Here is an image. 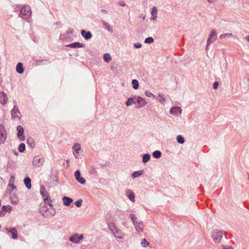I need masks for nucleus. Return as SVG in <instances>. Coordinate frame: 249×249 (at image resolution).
<instances>
[{"instance_id":"obj_63","label":"nucleus","mask_w":249,"mask_h":249,"mask_svg":"<svg viewBox=\"0 0 249 249\" xmlns=\"http://www.w3.org/2000/svg\"><path fill=\"white\" fill-rule=\"evenodd\" d=\"M248 81H249V78L248 79Z\"/></svg>"},{"instance_id":"obj_31","label":"nucleus","mask_w":249,"mask_h":249,"mask_svg":"<svg viewBox=\"0 0 249 249\" xmlns=\"http://www.w3.org/2000/svg\"><path fill=\"white\" fill-rule=\"evenodd\" d=\"M150 154L146 153L142 155V161L143 163H145L147 162L150 159Z\"/></svg>"},{"instance_id":"obj_25","label":"nucleus","mask_w":249,"mask_h":249,"mask_svg":"<svg viewBox=\"0 0 249 249\" xmlns=\"http://www.w3.org/2000/svg\"><path fill=\"white\" fill-rule=\"evenodd\" d=\"M16 71L19 74H22L24 72V69L22 63L19 62L17 64L16 66Z\"/></svg>"},{"instance_id":"obj_32","label":"nucleus","mask_w":249,"mask_h":249,"mask_svg":"<svg viewBox=\"0 0 249 249\" xmlns=\"http://www.w3.org/2000/svg\"><path fill=\"white\" fill-rule=\"evenodd\" d=\"M78 239V234H75L71 236L69 239L70 241L75 243H79Z\"/></svg>"},{"instance_id":"obj_16","label":"nucleus","mask_w":249,"mask_h":249,"mask_svg":"<svg viewBox=\"0 0 249 249\" xmlns=\"http://www.w3.org/2000/svg\"><path fill=\"white\" fill-rule=\"evenodd\" d=\"M66 46L72 48H84L85 46V45L83 43H80L79 42H75L73 43L69 44L67 45Z\"/></svg>"},{"instance_id":"obj_51","label":"nucleus","mask_w":249,"mask_h":249,"mask_svg":"<svg viewBox=\"0 0 249 249\" xmlns=\"http://www.w3.org/2000/svg\"><path fill=\"white\" fill-rule=\"evenodd\" d=\"M73 33V30L71 28H69L67 31L68 34H72Z\"/></svg>"},{"instance_id":"obj_34","label":"nucleus","mask_w":249,"mask_h":249,"mask_svg":"<svg viewBox=\"0 0 249 249\" xmlns=\"http://www.w3.org/2000/svg\"><path fill=\"white\" fill-rule=\"evenodd\" d=\"M108 228L110 229V230L113 233L114 232V231H115L117 229L115 224L113 223H108Z\"/></svg>"},{"instance_id":"obj_33","label":"nucleus","mask_w":249,"mask_h":249,"mask_svg":"<svg viewBox=\"0 0 249 249\" xmlns=\"http://www.w3.org/2000/svg\"><path fill=\"white\" fill-rule=\"evenodd\" d=\"M132 85L133 88L135 89H137L139 88V82L137 79H133L132 81Z\"/></svg>"},{"instance_id":"obj_7","label":"nucleus","mask_w":249,"mask_h":249,"mask_svg":"<svg viewBox=\"0 0 249 249\" xmlns=\"http://www.w3.org/2000/svg\"><path fill=\"white\" fill-rule=\"evenodd\" d=\"M44 162V159L41 155L36 156L33 160V164L36 167L42 166Z\"/></svg>"},{"instance_id":"obj_57","label":"nucleus","mask_w":249,"mask_h":249,"mask_svg":"<svg viewBox=\"0 0 249 249\" xmlns=\"http://www.w3.org/2000/svg\"><path fill=\"white\" fill-rule=\"evenodd\" d=\"M101 12L105 14H107V11L105 9H101Z\"/></svg>"},{"instance_id":"obj_12","label":"nucleus","mask_w":249,"mask_h":249,"mask_svg":"<svg viewBox=\"0 0 249 249\" xmlns=\"http://www.w3.org/2000/svg\"><path fill=\"white\" fill-rule=\"evenodd\" d=\"M75 179L80 184H84L86 183L85 179L81 176V173L79 170H76L74 173Z\"/></svg>"},{"instance_id":"obj_17","label":"nucleus","mask_w":249,"mask_h":249,"mask_svg":"<svg viewBox=\"0 0 249 249\" xmlns=\"http://www.w3.org/2000/svg\"><path fill=\"white\" fill-rule=\"evenodd\" d=\"M137 96L134 95L133 97H131L127 98V100L125 102V105L127 107H129L132 104L136 103Z\"/></svg>"},{"instance_id":"obj_37","label":"nucleus","mask_w":249,"mask_h":249,"mask_svg":"<svg viewBox=\"0 0 249 249\" xmlns=\"http://www.w3.org/2000/svg\"><path fill=\"white\" fill-rule=\"evenodd\" d=\"M103 58L104 61L106 62H109L111 59L110 54L108 53L104 54Z\"/></svg>"},{"instance_id":"obj_48","label":"nucleus","mask_w":249,"mask_h":249,"mask_svg":"<svg viewBox=\"0 0 249 249\" xmlns=\"http://www.w3.org/2000/svg\"><path fill=\"white\" fill-rule=\"evenodd\" d=\"M142 46V44L140 43H135L134 44V47L137 49L141 48Z\"/></svg>"},{"instance_id":"obj_40","label":"nucleus","mask_w":249,"mask_h":249,"mask_svg":"<svg viewBox=\"0 0 249 249\" xmlns=\"http://www.w3.org/2000/svg\"><path fill=\"white\" fill-rule=\"evenodd\" d=\"M154 42V39L152 37H148L145 39L144 43L147 44H150Z\"/></svg>"},{"instance_id":"obj_35","label":"nucleus","mask_w":249,"mask_h":249,"mask_svg":"<svg viewBox=\"0 0 249 249\" xmlns=\"http://www.w3.org/2000/svg\"><path fill=\"white\" fill-rule=\"evenodd\" d=\"M177 141L179 144H183L185 142L184 138L180 135L177 137Z\"/></svg>"},{"instance_id":"obj_41","label":"nucleus","mask_w":249,"mask_h":249,"mask_svg":"<svg viewBox=\"0 0 249 249\" xmlns=\"http://www.w3.org/2000/svg\"><path fill=\"white\" fill-rule=\"evenodd\" d=\"M48 61L47 59H40V60H36V63L37 65H43L44 64V62H46Z\"/></svg>"},{"instance_id":"obj_19","label":"nucleus","mask_w":249,"mask_h":249,"mask_svg":"<svg viewBox=\"0 0 249 249\" xmlns=\"http://www.w3.org/2000/svg\"><path fill=\"white\" fill-rule=\"evenodd\" d=\"M7 100L6 94L3 92H0V103L4 105L7 103Z\"/></svg>"},{"instance_id":"obj_23","label":"nucleus","mask_w":249,"mask_h":249,"mask_svg":"<svg viewBox=\"0 0 249 249\" xmlns=\"http://www.w3.org/2000/svg\"><path fill=\"white\" fill-rule=\"evenodd\" d=\"M182 112L181 108L179 107H172L170 110V114H177V112L181 114Z\"/></svg>"},{"instance_id":"obj_3","label":"nucleus","mask_w":249,"mask_h":249,"mask_svg":"<svg viewBox=\"0 0 249 249\" xmlns=\"http://www.w3.org/2000/svg\"><path fill=\"white\" fill-rule=\"evenodd\" d=\"M39 212L45 217H52L55 214V211L53 208L49 211L48 208L45 206L42 207Z\"/></svg>"},{"instance_id":"obj_44","label":"nucleus","mask_w":249,"mask_h":249,"mask_svg":"<svg viewBox=\"0 0 249 249\" xmlns=\"http://www.w3.org/2000/svg\"><path fill=\"white\" fill-rule=\"evenodd\" d=\"M82 199H79L75 202V205L77 207H80L82 206Z\"/></svg>"},{"instance_id":"obj_30","label":"nucleus","mask_w":249,"mask_h":249,"mask_svg":"<svg viewBox=\"0 0 249 249\" xmlns=\"http://www.w3.org/2000/svg\"><path fill=\"white\" fill-rule=\"evenodd\" d=\"M162 153L159 150H156L152 153V156L155 159H160L161 157Z\"/></svg>"},{"instance_id":"obj_39","label":"nucleus","mask_w":249,"mask_h":249,"mask_svg":"<svg viewBox=\"0 0 249 249\" xmlns=\"http://www.w3.org/2000/svg\"><path fill=\"white\" fill-rule=\"evenodd\" d=\"M233 37V35L231 33H226L222 34L219 37L220 39H223L225 37Z\"/></svg>"},{"instance_id":"obj_58","label":"nucleus","mask_w":249,"mask_h":249,"mask_svg":"<svg viewBox=\"0 0 249 249\" xmlns=\"http://www.w3.org/2000/svg\"><path fill=\"white\" fill-rule=\"evenodd\" d=\"M10 186L12 187L13 190L16 189V186L14 184H12Z\"/></svg>"},{"instance_id":"obj_6","label":"nucleus","mask_w":249,"mask_h":249,"mask_svg":"<svg viewBox=\"0 0 249 249\" xmlns=\"http://www.w3.org/2000/svg\"><path fill=\"white\" fill-rule=\"evenodd\" d=\"M7 137V133L4 126L0 124V144H3Z\"/></svg>"},{"instance_id":"obj_18","label":"nucleus","mask_w":249,"mask_h":249,"mask_svg":"<svg viewBox=\"0 0 249 249\" xmlns=\"http://www.w3.org/2000/svg\"><path fill=\"white\" fill-rule=\"evenodd\" d=\"M126 194L128 199L132 202H135V194L134 192L129 189L126 190Z\"/></svg>"},{"instance_id":"obj_36","label":"nucleus","mask_w":249,"mask_h":249,"mask_svg":"<svg viewBox=\"0 0 249 249\" xmlns=\"http://www.w3.org/2000/svg\"><path fill=\"white\" fill-rule=\"evenodd\" d=\"M10 198L12 203H17L18 201V198L15 194H12L10 196Z\"/></svg>"},{"instance_id":"obj_27","label":"nucleus","mask_w":249,"mask_h":249,"mask_svg":"<svg viewBox=\"0 0 249 249\" xmlns=\"http://www.w3.org/2000/svg\"><path fill=\"white\" fill-rule=\"evenodd\" d=\"M143 174V170H142L135 171L131 174V177L135 178L142 176Z\"/></svg>"},{"instance_id":"obj_43","label":"nucleus","mask_w":249,"mask_h":249,"mask_svg":"<svg viewBox=\"0 0 249 249\" xmlns=\"http://www.w3.org/2000/svg\"><path fill=\"white\" fill-rule=\"evenodd\" d=\"M89 173L91 175H96L97 172L94 167H92L89 171Z\"/></svg>"},{"instance_id":"obj_9","label":"nucleus","mask_w":249,"mask_h":249,"mask_svg":"<svg viewBox=\"0 0 249 249\" xmlns=\"http://www.w3.org/2000/svg\"><path fill=\"white\" fill-rule=\"evenodd\" d=\"M17 130L18 131V138L20 141H24L25 140V137L24 136V129L21 125H18L17 127Z\"/></svg>"},{"instance_id":"obj_50","label":"nucleus","mask_w":249,"mask_h":249,"mask_svg":"<svg viewBox=\"0 0 249 249\" xmlns=\"http://www.w3.org/2000/svg\"><path fill=\"white\" fill-rule=\"evenodd\" d=\"M118 4L121 6H125V3L124 1L123 0L119 1L118 2Z\"/></svg>"},{"instance_id":"obj_47","label":"nucleus","mask_w":249,"mask_h":249,"mask_svg":"<svg viewBox=\"0 0 249 249\" xmlns=\"http://www.w3.org/2000/svg\"><path fill=\"white\" fill-rule=\"evenodd\" d=\"M159 97L160 98V102H163L165 101L166 99H165V98L164 97V96L163 94H159Z\"/></svg>"},{"instance_id":"obj_26","label":"nucleus","mask_w":249,"mask_h":249,"mask_svg":"<svg viewBox=\"0 0 249 249\" xmlns=\"http://www.w3.org/2000/svg\"><path fill=\"white\" fill-rule=\"evenodd\" d=\"M102 24L105 29H106L109 32L112 33L113 32V29L110 26L109 23L105 21L102 20Z\"/></svg>"},{"instance_id":"obj_54","label":"nucleus","mask_w":249,"mask_h":249,"mask_svg":"<svg viewBox=\"0 0 249 249\" xmlns=\"http://www.w3.org/2000/svg\"><path fill=\"white\" fill-rule=\"evenodd\" d=\"M65 38V36L64 35H60V39H64Z\"/></svg>"},{"instance_id":"obj_14","label":"nucleus","mask_w":249,"mask_h":249,"mask_svg":"<svg viewBox=\"0 0 249 249\" xmlns=\"http://www.w3.org/2000/svg\"><path fill=\"white\" fill-rule=\"evenodd\" d=\"M12 207L11 205H4L2 207L1 210L0 211V216L3 217L6 212H10L12 211Z\"/></svg>"},{"instance_id":"obj_60","label":"nucleus","mask_w":249,"mask_h":249,"mask_svg":"<svg viewBox=\"0 0 249 249\" xmlns=\"http://www.w3.org/2000/svg\"><path fill=\"white\" fill-rule=\"evenodd\" d=\"M56 25H59L61 24V23L60 22H56L54 23Z\"/></svg>"},{"instance_id":"obj_45","label":"nucleus","mask_w":249,"mask_h":249,"mask_svg":"<svg viewBox=\"0 0 249 249\" xmlns=\"http://www.w3.org/2000/svg\"><path fill=\"white\" fill-rule=\"evenodd\" d=\"M129 217L131 218V221L133 222V223L137 219V217L135 216V215L133 213H130L129 214Z\"/></svg>"},{"instance_id":"obj_20","label":"nucleus","mask_w":249,"mask_h":249,"mask_svg":"<svg viewBox=\"0 0 249 249\" xmlns=\"http://www.w3.org/2000/svg\"><path fill=\"white\" fill-rule=\"evenodd\" d=\"M158 9L156 6H154L153 7L151 10V17L150 19L153 20H157V18Z\"/></svg>"},{"instance_id":"obj_46","label":"nucleus","mask_w":249,"mask_h":249,"mask_svg":"<svg viewBox=\"0 0 249 249\" xmlns=\"http://www.w3.org/2000/svg\"><path fill=\"white\" fill-rule=\"evenodd\" d=\"M145 94L146 96L148 97H154V95L153 93H152L151 92H150L149 90H146L145 92Z\"/></svg>"},{"instance_id":"obj_29","label":"nucleus","mask_w":249,"mask_h":249,"mask_svg":"<svg viewBox=\"0 0 249 249\" xmlns=\"http://www.w3.org/2000/svg\"><path fill=\"white\" fill-rule=\"evenodd\" d=\"M113 234H114V236L117 238H118V239H122L123 238L122 232L121 230H120L119 229H117L115 230V231H114V232L113 233Z\"/></svg>"},{"instance_id":"obj_22","label":"nucleus","mask_w":249,"mask_h":249,"mask_svg":"<svg viewBox=\"0 0 249 249\" xmlns=\"http://www.w3.org/2000/svg\"><path fill=\"white\" fill-rule=\"evenodd\" d=\"M27 146L31 149L34 148L36 146L34 140L32 137H29L27 139Z\"/></svg>"},{"instance_id":"obj_8","label":"nucleus","mask_w":249,"mask_h":249,"mask_svg":"<svg viewBox=\"0 0 249 249\" xmlns=\"http://www.w3.org/2000/svg\"><path fill=\"white\" fill-rule=\"evenodd\" d=\"M11 118L14 119L15 118H18V120H20L21 114L19 111L18 107L17 105H15L13 109L11 111Z\"/></svg>"},{"instance_id":"obj_11","label":"nucleus","mask_w":249,"mask_h":249,"mask_svg":"<svg viewBox=\"0 0 249 249\" xmlns=\"http://www.w3.org/2000/svg\"><path fill=\"white\" fill-rule=\"evenodd\" d=\"M136 98V103L137 104L136 106V108H141L147 104V102L146 101L145 99L142 98V97L138 96H137Z\"/></svg>"},{"instance_id":"obj_59","label":"nucleus","mask_w":249,"mask_h":249,"mask_svg":"<svg viewBox=\"0 0 249 249\" xmlns=\"http://www.w3.org/2000/svg\"><path fill=\"white\" fill-rule=\"evenodd\" d=\"M245 39L249 42V36H247L245 37Z\"/></svg>"},{"instance_id":"obj_5","label":"nucleus","mask_w":249,"mask_h":249,"mask_svg":"<svg viewBox=\"0 0 249 249\" xmlns=\"http://www.w3.org/2000/svg\"><path fill=\"white\" fill-rule=\"evenodd\" d=\"M217 36V34L215 30H212L207 40V45L205 48L206 51L208 50L209 46L216 40Z\"/></svg>"},{"instance_id":"obj_42","label":"nucleus","mask_w":249,"mask_h":249,"mask_svg":"<svg viewBox=\"0 0 249 249\" xmlns=\"http://www.w3.org/2000/svg\"><path fill=\"white\" fill-rule=\"evenodd\" d=\"M141 245L143 247H146L149 245V243L147 241L145 238H144L142 240Z\"/></svg>"},{"instance_id":"obj_15","label":"nucleus","mask_w":249,"mask_h":249,"mask_svg":"<svg viewBox=\"0 0 249 249\" xmlns=\"http://www.w3.org/2000/svg\"><path fill=\"white\" fill-rule=\"evenodd\" d=\"M81 35L87 40L91 39L92 37V33L90 31H87L83 29L81 30Z\"/></svg>"},{"instance_id":"obj_21","label":"nucleus","mask_w":249,"mask_h":249,"mask_svg":"<svg viewBox=\"0 0 249 249\" xmlns=\"http://www.w3.org/2000/svg\"><path fill=\"white\" fill-rule=\"evenodd\" d=\"M63 204L66 206H69L71 205V203L73 202V199L71 198L65 196L62 198Z\"/></svg>"},{"instance_id":"obj_56","label":"nucleus","mask_w":249,"mask_h":249,"mask_svg":"<svg viewBox=\"0 0 249 249\" xmlns=\"http://www.w3.org/2000/svg\"><path fill=\"white\" fill-rule=\"evenodd\" d=\"M216 0H207L208 2L210 3H213L215 1H216Z\"/></svg>"},{"instance_id":"obj_2","label":"nucleus","mask_w":249,"mask_h":249,"mask_svg":"<svg viewBox=\"0 0 249 249\" xmlns=\"http://www.w3.org/2000/svg\"><path fill=\"white\" fill-rule=\"evenodd\" d=\"M32 14V11L29 5H25L22 7L20 10L19 16L23 19L27 20L29 19Z\"/></svg>"},{"instance_id":"obj_49","label":"nucleus","mask_w":249,"mask_h":249,"mask_svg":"<svg viewBox=\"0 0 249 249\" xmlns=\"http://www.w3.org/2000/svg\"><path fill=\"white\" fill-rule=\"evenodd\" d=\"M219 85V83L217 81H215L213 84V89H217Z\"/></svg>"},{"instance_id":"obj_24","label":"nucleus","mask_w":249,"mask_h":249,"mask_svg":"<svg viewBox=\"0 0 249 249\" xmlns=\"http://www.w3.org/2000/svg\"><path fill=\"white\" fill-rule=\"evenodd\" d=\"M24 183L28 189H30L32 187L31 179L29 177H27L24 179Z\"/></svg>"},{"instance_id":"obj_10","label":"nucleus","mask_w":249,"mask_h":249,"mask_svg":"<svg viewBox=\"0 0 249 249\" xmlns=\"http://www.w3.org/2000/svg\"><path fill=\"white\" fill-rule=\"evenodd\" d=\"M5 231L7 233H11L12 238L13 239H17L18 238V231L16 228L13 227L11 228H6L5 229Z\"/></svg>"},{"instance_id":"obj_55","label":"nucleus","mask_w":249,"mask_h":249,"mask_svg":"<svg viewBox=\"0 0 249 249\" xmlns=\"http://www.w3.org/2000/svg\"><path fill=\"white\" fill-rule=\"evenodd\" d=\"M139 221L138 220V219H137V220H135L133 223L134 225V226H136V225L139 224Z\"/></svg>"},{"instance_id":"obj_62","label":"nucleus","mask_w":249,"mask_h":249,"mask_svg":"<svg viewBox=\"0 0 249 249\" xmlns=\"http://www.w3.org/2000/svg\"><path fill=\"white\" fill-rule=\"evenodd\" d=\"M145 16H144H144H142H142H141V18H142L143 19H144V18H145Z\"/></svg>"},{"instance_id":"obj_61","label":"nucleus","mask_w":249,"mask_h":249,"mask_svg":"<svg viewBox=\"0 0 249 249\" xmlns=\"http://www.w3.org/2000/svg\"><path fill=\"white\" fill-rule=\"evenodd\" d=\"M14 154L16 155H18V153L17 152H16L15 150L14 151Z\"/></svg>"},{"instance_id":"obj_52","label":"nucleus","mask_w":249,"mask_h":249,"mask_svg":"<svg viewBox=\"0 0 249 249\" xmlns=\"http://www.w3.org/2000/svg\"><path fill=\"white\" fill-rule=\"evenodd\" d=\"M83 238H84V236H83V234H80V235H79L78 234V242H80V241L81 240L83 239Z\"/></svg>"},{"instance_id":"obj_4","label":"nucleus","mask_w":249,"mask_h":249,"mask_svg":"<svg viewBox=\"0 0 249 249\" xmlns=\"http://www.w3.org/2000/svg\"><path fill=\"white\" fill-rule=\"evenodd\" d=\"M223 234L226 235V232L222 231H218L217 230H214L213 232L212 236L214 242L216 243H219Z\"/></svg>"},{"instance_id":"obj_13","label":"nucleus","mask_w":249,"mask_h":249,"mask_svg":"<svg viewBox=\"0 0 249 249\" xmlns=\"http://www.w3.org/2000/svg\"><path fill=\"white\" fill-rule=\"evenodd\" d=\"M72 149L73 150V153L74 157L77 159L80 158V156L79 155V151L81 149L80 145L78 143H75L72 147Z\"/></svg>"},{"instance_id":"obj_53","label":"nucleus","mask_w":249,"mask_h":249,"mask_svg":"<svg viewBox=\"0 0 249 249\" xmlns=\"http://www.w3.org/2000/svg\"><path fill=\"white\" fill-rule=\"evenodd\" d=\"M223 249H233L231 246H223Z\"/></svg>"},{"instance_id":"obj_38","label":"nucleus","mask_w":249,"mask_h":249,"mask_svg":"<svg viewBox=\"0 0 249 249\" xmlns=\"http://www.w3.org/2000/svg\"><path fill=\"white\" fill-rule=\"evenodd\" d=\"M18 150L19 152L22 153L25 150V145L24 143H21L18 147Z\"/></svg>"},{"instance_id":"obj_1","label":"nucleus","mask_w":249,"mask_h":249,"mask_svg":"<svg viewBox=\"0 0 249 249\" xmlns=\"http://www.w3.org/2000/svg\"><path fill=\"white\" fill-rule=\"evenodd\" d=\"M40 193L43 197L44 203L48 205L51 207H53L52 201L50 198V196L48 193L46 191L45 187L41 185L40 188Z\"/></svg>"},{"instance_id":"obj_28","label":"nucleus","mask_w":249,"mask_h":249,"mask_svg":"<svg viewBox=\"0 0 249 249\" xmlns=\"http://www.w3.org/2000/svg\"><path fill=\"white\" fill-rule=\"evenodd\" d=\"M135 227L136 231L138 232H141L143 231V227L142 221H139V224L135 226Z\"/></svg>"}]
</instances>
